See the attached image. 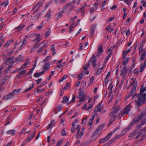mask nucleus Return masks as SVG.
Wrapping results in <instances>:
<instances>
[{"instance_id": "nucleus-28", "label": "nucleus", "mask_w": 146, "mask_h": 146, "mask_svg": "<svg viewBox=\"0 0 146 146\" xmlns=\"http://www.w3.org/2000/svg\"><path fill=\"white\" fill-rule=\"evenodd\" d=\"M69 100L67 96H64L62 99V103H66Z\"/></svg>"}, {"instance_id": "nucleus-45", "label": "nucleus", "mask_w": 146, "mask_h": 146, "mask_svg": "<svg viewBox=\"0 0 146 146\" xmlns=\"http://www.w3.org/2000/svg\"><path fill=\"white\" fill-rule=\"evenodd\" d=\"M113 86H111V87L110 88V90H109V93H108V96L109 97H110V96H111V94L112 93V88H113Z\"/></svg>"}, {"instance_id": "nucleus-18", "label": "nucleus", "mask_w": 146, "mask_h": 146, "mask_svg": "<svg viewBox=\"0 0 146 146\" xmlns=\"http://www.w3.org/2000/svg\"><path fill=\"white\" fill-rule=\"evenodd\" d=\"M25 26V24L23 23H21L18 27H16L15 29L16 30H17V31H20L22 30Z\"/></svg>"}, {"instance_id": "nucleus-33", "label": "nucleus", "mask_w": 146, "mask_h": 146, "mask_svg": "<svg viewBox=\"0 0 146 146\" xmlns=\"http://www.w3.org/2000/svg\"><path fill=\"white\" fill-rule=\"evenodd\" d=\"M98 52L102 53L103 52L102 48V44H100L99 47L98 48Z\"/></svg>"}, {"instance_id": "nucleus-38", "label": "nucleus", "mask_w": 146, "mask_h": 146, "mask_svg": "<svg viewBox=\"0 0 146 146\" xmlns=\"http://www.w3.org/2000/svg\"><path fill=\"white\" fill-rule=\"evenodd\" d=\"M146 52H144L143 54H142L140 60L141 61H142L145 58V57L146 56Z\"/></svg>"}, {"instance_id": "nucleus-56", "label": "nucleus", "mask_w": 146, "mask_h": 146, "mask_svg": "<svg viewBox=\"0 0 146 146\" xmlns=\"http://www.w3.org/2000/svg\"><path fill=\"white\" fill-rule=\"evenodd\" d=\"M94 79V77L93 76L92 77L90 80V82L89 84V85L88 86H89V85L90 84H92L93 81V80Z\"/></svg>"}, {"instance_id": "nucleus-12", "label": "nucleus", "mask_w": 146, "mask_h": 146, "mask_svg": "<svg viewBox=\"0 0 146 146\" xmlns=\"http://www.w3.org/2000/svg\"><path fill=\"white\" fill-rule=\"evenodd\" d=\"M14 96V94H13V93L12 92L10 94L4 96L2 98V100H8L13 98Z\"/></svg>"}, {"instance_id": "nucleus-9", "label": "nucleus", "mask_w": 146, "mask_h": 146, "mask_svg": "<svg viewBox=\"0 0 146 146\" xmlns=\"http://www.w3.org/2000/svg\"><path fill=\"white\" fill-rule=\"evenodd\" d=\"M127 73V68L125 66L121 69L120 75H122L123 78L125 79Z\"/></svg>"}, {"instance_id": "nucleus-7", "label": "nucleus", "mask_w": 146, "mask_h": 146, "mask_svg": "<svg viewBox=\"0 0 146 146\" xmlns=\"http://www.w3.org/2000/svg\"><path fill=\"white\" fill-rule=\"evenodd\" d=\"M143 117H144L146 119V107L143 108L141 114L139 115L137 117L134 119H139V122Z\"/></svg>"}, {"instance_id": "nucleus-37", "label": "nucleus", "mask_w": 146, "mask_h": 146, "mask_svg": "<svg viewBox=\"0 0 146 146\" xmlns=\"http://www.w3.org/2000/svg\"><path fill=\"white\" fill-rule=\"evenodd\" d=\"M51 51L52 53V54L54 55L55 53L54 52V50H55V45L54 44H52L51 45L50 48Z\"/></svg>"}, {"instance_id": "nucleus-47", "label": "nucleus", "mask_w": 146, "mask_h": 146, "mask_svg": "<svg viewBox=\"0 0 146 146\" xmlns=\"http://www.w3.org/2000/svg\"><path fill=\"white\" fill-rule=\"evenodd\" d=\"M51 12L52 11L50 10L48 11L47 14L46 15V17L48 18V19H50V15Z\"/></svg>"}, {"instance_id": "nucleus-35", "label": "nucleus", "mask_w": 146, "mask_h": 146, "mask_svg": "<svg viewBox=\"0 0 146 146\" xmlns=\"http://www.w3.org/2000/svg\"><path fill=\"white\" fill-rule=\"evenodd\" d=\"M63 11H62L60 13L56 14V16L57 17V18L56 19L57 20L59 18H60L63 16L62 14H63Z\"/></svg>"}, {"instance_id": "nucleus-10", "label": "nucleus", "mask_w": 146, "mask_h": 146, "mask_svg": "<svg viewBox=\"0 0 146 146\" xmlns=\"http://www.w3.org/2000/svg\"><path fill=\"white\" fill-rule=\"evenodd\" d=\"M35 131L31 133L30 135L27 137L23 141L25 143L27 142L30 141L31 139L34 137L35 135Z\"/></svg>"}, {"instance_id": "nucleus-57", "label": "nucleus", "mask_w": 146, "mask_h": 146, "mask_svg": "<svg viewBox=\"0 0 146 146\" xmlns=\"http://www.w3.org/2000/svg\"><path fill=\"white\" fill-rule=\"evenodd\" d=\"M43 24H44L42 22L40 24V25L39 26H37L36 27V28L38 29H42V27L43 26Z\"/></svg>"}, {"instance_id": "nucleus-15", "label": "nucleus", "mask_w": 146, "mask_h": 146, "mask_svg": "<svg viewBox=\"0 0 146 146\" xmlns=\"http://www.w3.org/2000/svg\"><path fill=\"white\" fill-rule=\"evenodd\" d=\"M13 57H11L6 59L5 61V64L7 65L11 64L13 65Z\"/></svg>"}, {"instance_id": "nucleus-31", "label": "nucleus", "mask_w": 146, "mask_h": 146, "mask_svg": "<svg viewBox=\"0 0 146 146\" xmlns=\"http://www.w3.org/2000/svg\"><path fill=\"white\" fill-rule=\"evenodd\" d=\"M130 60L129 58H127L122 62V64L123 65H124L128 63V61Z\"/></svg>"}, {"instance_id": "nucleus-4", "label": "nucleus", "mask_w": 146, "mask_h": 146, "mask_svg": "<svg viewBox=\"0 0 146 146\" xmlns=\"http://www.w3.org/2000/svg\"><path fill=\"white\" fill-rule=\"evenodd\" d=\"M138 131L137 130H135L131 133L129 135L128 137L130 138V140L133 139H135L137 140L138 138H140L139 135Z\"/></svg>"}, {"instance_id": "nucleus-46", "label": "nucleus", "mask_w": 146, "mask_h": 146, "mask_svg": "<svg viewBox=\"0 0 146 146\" xmlns=\"http://www.w3.org/2000/svg\"><path fill=\"white\" fill-rule=\"evenodd\" d=\"M105 29L107 31H110V32L112 31L113 30V29L111 28L110 25H109L108 27H106Z\"/></svg>"}, {"instance_id": "nucleus-40", "label": "nucleus", "mask_w": 146, "mask_h": 146, "mask_svg": "<svg viewBox=\"0 0 146 146\" xmlns=\"http://www.w3.org/2000/svg\"><path fill=\"white\" fill-rule=\"evenodd\" d=\"M21 91V89H15L12 92L13 93V94H14V96L16 94H18V93Z\"/></svg>"}, {"instance_id": "nucleus-44", "label": "nucleus", "mask_w": 146, "mask_h": 146, "mask_svg": "<svg viewBox=\"0 0 146 146\" xmlns=\"http://www.w3.org/2000/svg\"><path fill=\"white\" fill-rule=\"evenodd\" d=\"M116 139L114 137H113L112 139L108 142V144H109L110 145L112 143L114 142L115 141Z\"/></svg>"}, {"instance_id": "nucleus-27", "label": "nucleus", "mask_w": 146, "mask_h": 146, "mask_svg": "<svg viewBox=\"0 0 146 146\" xmlns=\"http://www.w3.org/2000/svg\"><path fill=\"white\" fill-rule=\"evenodd\" d=\"M91 64L90 61H89L86 64L84 65L83 67V69L85 70H87L88 67Z\"/></svg>"}, {"instance_id": "nucleus-62", "label": "nucleus", "mask_w": 146, "mask_h": 146, "mask_svg": "<svg viewBox=\"0 0 146 146\" xmlns=\"http://www.w3.org/2000/svg\"><path fill=\"white\" fill-rule=\"evenodd\" d=\"M70 87V84L67 83L65 86L64 89L65 90H67Z\"/></svg>"}, {"instance_id": "nucleus-11", "label": "nucleus", "mask_w": 146, "mask_h": 146, "mask_svg": "<svg viewBox=\"0 0 146 146\" xmlns=\"http://www.w3.org/2000/svg\"><path fill=\"white\" fill-rule=\"evenodd\" d=\"M110 116L111 117V118L110 120V123H111L113 121H115L117 117V114L115 113H113L111 112L110 114Z\"/></svg>"}, {"instance_id": "nucleus-2", "label": "nucleus", "mask_w": 146, "mask_h": 146, "mask_svg": "<svg viewBox=\"0 0 146 146\" xmlns=\"http://www.w3.org/2000/svg\"><path fill=\"white\" fill-rule=\"evenodd\" d=\"M32 36H34L35 35H36V37L35 38L33 41L34 42L35 44L34 46L32 48L31 50V51H33L35 50V49H36L41 44H40L39 46H37L36 45L39 41L41 40L40 38L41 35L40 34H37L36 33H34L32 34Z\"/></svg>"}, {"instance_id": "nucleus-24", "label": "nucleus", "mask_w": 146, "mask_h": 146, "mask_svg": "<svg viewBox=\"0 0 146 146\" xmlns=\"http://www.w3.org/2000/svg\"><path fill=\"white\" fill-rule=\"evenodd\" d=\"M120 109V107L119 106L116 107H115L112 111L111 112H112L113 113H115V114H117V113L119 111V110Z\"/></svg>"}, {"instance_id": "nucleus-25", "label": "nucleus", "mask_w": 146, "mask_h": 146, "mask_svg": "<svg viewBox=\"0 0 146 146\" xmlns=\"http://www.w3.org/2000/svg\"><path fill=\"white\" fill-rule=\"evenodd\" d=\"M101 103L99 104L96 107V108H97V110L98 112L101 111L103 109V107L101 105Z\"/></svg>"}, {"instance_id": "nucleus-39", "label": "nucleus", "mask_w": 146, "mask_h": 146, "mask_svg": "<svg viewBox=\"0 0 146 146\" xmlns=\"http://www.w3.org/2000/svg\"><path fill=\"white\" fill-rule=\"evenodd\" d=\"M49 66L50 64L49 63H46L43 67V68L46 70H48L49 68Z\"/></svg>"}, {"instance_id": "nucleus-34", "label": "nucleus", "mask_w": 146, "mask_h": 146, "mask_svg": "<svg viewBox=\"0 0 146 146\" xmlns=\"http://www.w3.org/2000/svg\"><path fill=\"white\" fill-rule=\"evenodd\" d=\"M1 3L2 6H3L4 7H6L9 4V2L8 0H7L4 2H1Z\"/></svg>"}, {"instance_id": "nucleus-52", "label": "nucleus", "mask_w": 146, "mask_h": 146, "mask_svg": "<svg viewBox=\"0 0 146 146\" xmlns=\"http://www.w3.org/2000/svg\"><path fill=\"white\" fill-rule=\"evenodd\" d=\"M76 99V96L74 95L72 96V98L71 100L68 103V104L73 103L75 100Z\"/></svg>"}, {"instance_id": "nucleus-51", "label": "nucleus", "mask_w": 146, "mask_h": 146, "mask_svg": "<svg viewBox=\"0 0 146 146\" xmlns=\"http://www.w3.org/2000/svg\"><path fill=\"white\" fill-rule=\"evenodd\" d=\"M96 27V24H94L92 25L90 28V29L95 31Z\"/></svg>"}, {"instance_id": "nucleus-14", "label": "nucleus", "mask_w": 146, "mask_h": 146, "mask_svg": "<svg viewBox=\"0 0 146 146\" xmlns=\"http://www.w3.org/2000/svg\"><path fill=\"white\" fill-rule=\"evenodd\" d=\"M89 61H90L91 62H92L93 67H95L96 66V58L94 55H93L92 57L91 58V60Z\"/></svg>"}, {"instance_id": "nucleus-49", "label": "nucleus", "mask_w": 146, "mask_h": 146, "mask_svg": "<svg viewBox=\"0 0 146 146\" xmlns=\"http://www.w3.org/2000/svg\"><path fill=\"white\" fill-rule=\"evenodd\" d=\"M120 128V127L119 126H118V127H117L113 131L111 132L110 133L112 135L115 133L116 131H117V130H118Z\"/></svg>"}, {"instance_id": "nucleus-53", "label": "nucleus", "mask_w": 146, "mask_h": 146, "mask_svg": "<svg viewBox=\"0 0 146 146\" xmlns=\"http://www.w3.org/2000/svg\"><path fill=\"white\" fill-rule=\"evenodd\" d=\"M15 59L16 61L20 62L23 59V57H19L15 58Z\"/></svg>"}, {"instance_id": "nucleus-43", "label": "nucleus", "mask_w": 146, "mask_h": 146, "mask_svg": "<svg viewBox=\"0 0 146 146\" xmlns=\"http://www.w3.org/2000/svg\"><path fill=\"white\" fill-rule=\"evenodd\" d=\"M103 68V67H102L100 68H99L97 70L96 73V75H98L100 74Z\"/></svg>"}, {"instance_id": "nucleus-26", "label": "nucleus", "mask_w": 146, "mask_h": 146, "mask_svg": "<svg viewBox=\"0 0 146 146\" xmlns=\"http://www.w3.org/2000/svg\"><path fill=\"white\" fill-rule=\"evenodd\" d=\"M40 15V13H36L35 15L34 14V15H33V16L31 17V18L34 20H36L38 18Z\"/></svg>"}, {"instance_id": "nucleus-20", "label": "nucleus", "mask_w": 146, "mask_h": 146, "mask_svg": "<svg viewBox=\"0 0 146 146\" xmlns=\"http://www.w3.org/2000/svg\"><path fill=\"white\" fill-rule=\"evenodd\" d=\"M14 42V40L13 39H11L10 40H8L4 46V47H7L9 46L11 44Z\"/></svg>"}, {"instance_id": "nucleus-36", "label": "nucleus", "mask_w": 146, "mask_h": 146, "mask_svg": "<svg viewBox=\"0 0 146 146\" xmlns=\"http://www.w3.org/2000/svg\"><path fill=\"white\" fill-rule=\"evenodd\" d=\"M145 66L143 65L142 64H141L140 65V68L139 70V72H143V69L145 67Z\"/></svg>"}, {"instance_id": "nucleus-48", "label": "nucleus", "mask_w": 146, "mask_h": 146, "mask_svg": "<svg viewBox=\"0 0 146 146\" xmlns=\"http://www.w3.org/2000/svg\"><path fill=\"white\" fill-rule=\"evenodd\" d=\"M12 66H13V65H11L9 66L7 68H6V69L5 70V73H7L9 71V70L12 67Z\"/></svg>"}, {"instance_id": "nucleus-22", "label": "nucleus", "mask_w": 146, "mask_h": 146, "mask_svg": "<svg viewBox=\"0 0 146 146\" xmlns=\"http://www.w3.org/2000/svg\"><path fill=\"white\" fill-rule=\"evenodd\" d=\"M34 87V84L33 83L29 85V88L26 89L23 92V93H25L29 91H30L31 89L33 88Z\"/></svg>"}, {"instance_id": "nucleus-23", "label": "nucleus", "mask_w": 146, "mask_h": 146, "mask_svg": "<svg viewBox=\"0 0 146 146\" xmlns=\"http://www.w3.org/2000/svg\"><path fill=\"white\" fill-rule=\"evenodd\" d=\"M54 123L55 121L54 120H52L50 123L47 126V128L48 129L54 127Z\"/></svg>"}, {"instance_id": "nucleus-63", "label": "nucleus", "mask_w": 146, "mask_h": 146, "mask_svg": "<svg viewBox=\"0 0 146 146\" xmlns=\"http://www.w3.org/2000/svg\"><path fill=\"white\" fill-rule=\"evenodd\" d=\"M114 17H110L106 21L107 22H109L111 21L114 19Z\"/></svg>"}, {"instance_id": "nucleus-50", "label": "nucleus", "mask_w": 146, "mask_h": 146, "mask_svg": "<svg viewBox=\"0 0 146 146\" xmlns=\"http://www.w3.org/2000/svg\"><path fill=\"white\" fill-rule=\"evenodd\" d=\"M47 83L48 81H44L43 82L41 83L40 85L38 87V88L44 86L45 84H47Z\"/></svg>"}, {"instance_id": "nucleus-3", "label": "nucleus", "mask_w": 146, "mask_h": 146, "mask_svg": "<svg viewBox=\"0 0 146 146\" xmlns=\"http://www.w3.org/2000/svg\"><path fill=\"white\" fill-rule=\"evenodd\" d=\"M139 119H134L131 122L129 123V126L126 128L125 129L123 130L121 133H120L121 135H123L126 133V132L128 130L130 129L131 127L133 126L135 123L138 122Z\"/></svg>"}, {"instance_id": "nucleus-42", "label": "nucleus", "mask_w": 146, "mask_h": 146, "mask_svg": "<svg viewBox=\"0 0 146 146\" xmlns=\"http://www.w3.org/2000/svg\"><path fill=\"white\" fill-rule=\"evenodd\" d=\"M68 77V76L66 75H65L62 77L58 81V82H62L65 79Z\"/></svg>"}, {"instance_id": "nucleus-61", "label": "nucleus", "mask_w": 146, "mask_h": 146, "mask_svg": "<svg viewBox=\"0 0 146 146\" xmlns=\"http://www.w3.org/2000/svg\"><path fill=\"white\" fill-rule=\"evenodd\" d=\"M125 114L122 112V111L120 114H119V116L118 117V118H119V119L120 118H121V117H122Z\"/></svg>"}, {"instance_id": "nucleus-8", "label": "nucleus", "mask_w": 146, "mask_h": 146, "mask_svg": "<svg viewBox=\"0 0 146 146\" xmlns=\"http://www.w3.org/2000/svg\"><path fill=\"white\" fill-rule=\"evenodd\" d=\"M111 135L109 133L105 137L99 140V143H104L108 140L111 137Z\"/></svg>"}, {"instance_id": "nucleus-32", "label": "nucleus", "mask_w": 146, "mask_h": 146, "mask_svg": "<svg viewBox=\"0 0 146 146\" xmlns=\"http://www.w3.org/2000/svg\"><path fill=\"white\" fill-rule=\"evenodd\" d=\"M27 71V70H23L20 72L18 74V75L17 76L18 77V78H20V76L23 74H25Z\"/></svg>"}, {"instance_id": "nucleus-58", "label": "nucleus", "mask_w": 146, "mask_h": 146, "mask_svg": "<svg viewBox=\"0 0 146 146\" xmlns=\"http://www.w3.org/2000/svg\"><path fill=\"white\" fill-rule=\"evenodd\" d=\"M63 140H60L58 142L56 146H60L62 143Z\"/></svg>"}, {"instance_id": "nucleus-6", "label": "nucleus", "mask_w": 146, "mask_h": 146, "mask_svg": "<svg viewBox=\"0 0 146 146\" xmlns=\"http://www.w3.org/2000/svg\"><path fill=\"white\" fill-rule=\"evenodd\" d=\"M139 135L141 141L143 140L145 137H146V127L143 129L138 130Z\"/></svg>"}, {"instance_id": "nucleus-60", "label": "nucleus", "mask_w": 146, "mask_h": 146, "mask_svg": "<svg viewBox=\"0 0 146 146\" xmlns=\"http://www.w3.org/2000/svg\"><path fill=\"white\" fill-rule=\"evenodd\" d=\"M27 66L26 65L23 64L21 66V67L19 69V70H20L21 69H24L26 68Z\"/></svg>"}, {"instance_id": "nucleus-41", "label": "nucleus", "mask_w": 146, "mask_h": 146, "mask_svg": "<svg viewBox=\"0 0 146 146\" xmlns=\"http://www.w3.org/2000/svg\"><path fill=\"white\" fill-rule=\"evenodd\" d=\"M100 127H99L96 129L95 130V131L93 134V137L95 135H96L98 134V132L100 130Z\"/></svg>"}, {"instance_id": "nucleus-13", "label": "nucleus", "mask_w": 146, "mask_h": 146, "mask_svg": "<svg viewBox=\"0 0 146 146\" xmlns=\"http://www.w3.org/2000/svg\"><path fill=\"white\" fill-rule=\"evenodd\" d=\"M78 98L80 99V102H83L84 101L85 98L83 96V92L80 91L78 96Z\"/></svg>"}, {"instance_id": "nucleus-16", "label": "nucleus", "mask_w": 146, "mask_h": 146, "mask_svg": "<svg viewBox=\"0 0 146 146\" xmlns=\"http://www.w3.org/2000/svg\"><path fill=\"white\" fill-rule=\"evenodd\" d=\"M130 110V105H128L122 111L125 114H128L129 111Z\"/></svg>"}, {"instance_id": "nucleus-55", "label": "nucleus", "mask_w": 146, "mask_h": 146, "mask_svg": "<svg viewBox=\"0 0 146 146\" xmlns=\"http://www.w3.org/2000/svg\"><path fill=\"white\" fill-rule=\"evenodd\" d=\"M43 3V1H38L37 3V5L38 6V7H39V8H40V7L42 5Z\"/></svg>"}, {"instance_id": "nucleus-59", "label": "nucleus", "mask_w": 146, "mask_h": 146, "mask_svg": "<svg viewBox=\"0 0 146 146\" xmlns=\"http://www.w3.org/2000/svg\"><path fill=\"white\" fill-rule=\"evenodd\" d=\"M78 121V120L76 119L72 123V127H73L75 125V124Z\"/></svg>"}, {"instance_id": "nucleus-29", "label": "nucleus", "mask_w": 146, "mask_h": 146, "mask_svg": "<svg viewBox=\"0 0 146 146\" xmlns=\"http://www.w3.org/2000/svg\"><path fill=\"white\" fill-rule=\"evenodd\" d=\"M135 93L134 92H132V91H130V92L127 95L126 97L125 98V100H126L127 99L130 98L131 96H132L133 94Z\"/></svg>"}, {"instance_id": "nucleus-1", "label": "nucleus", "mask_w": 146, "mask_h": 146, "mask_svg": "<svg viewBox=\"0 0 146 146\" xmlns=\"http://www.w3.org/2000/svg\"><path fill=\"white\" fill-rule=\"evenodd\" d=\"M145 91H146V86L144 88V85H142L140 87L139 93L137 95H135L132 98L133 99L135 96L137 98V99L135 100V102L138 109L140 106L146 103V93H143Z\"/></svg>"}, {"instance_id": "nucleus-17", "label": "nucleus", "mask_w": 146, "mask_h": 146, "mask_svg": "<svg viewBox=\"0 0 146 146\" xmlns=\"http://www.w3.org/2000/svg\"><path fill=\"white\" fill-rule=\"evenodd\" d=\"M17 132L16 130L15 129H11L8 131L7 133L8 134H11L12 136H13L16 134Z\"/></svg>"}, {"instance_id": "nucleus-64", "label": "nucleus", "mask_w": 146, "mask_h": 146, "mask_svg": "<svg viewBox=\"0 0 146 146\" xmlns=\"http://www.w3.org/2000/svg\"><path fill=\"white\" fill-rule=\"evenodd\" d=\"M44 49L43 47H42L40 48L37 51V52L38 53H39L41 52L43 50V49Z\"/></svg>"}, {"instance_id": "nucleus-30", "label": "nucleus", "mask_w": 146, "mask_h": 146, "mask_svg": "<svg viewBox=\"0 0 146 146\" xmlns=\"http://www.w3.org/2000/svg\"><path fill=\"white\" fill-rule=\"evenodd\" d=\"M76 129H78V131L77 133V134L75 135V137L76 138V139H78L79 137V136H78V135L80 131V125H77V128H76Z\"/></svg>"}, {"instance_id": "nucleus-5", "label": "nucleus", "mask_w": 146, "mask_h": 146, "mask_svg": "<svg viewBox=\"0 0 146 146\" xmlns=\"http://www.w3.org/2000/svg\"><path fill=\"white\" fill-rule=\"evenodd\" d=\"M137 81H136L135 79L133 80L132 83L131 82L129 86V88L131 87V85L132 86V87L130 91H132V92L135 93L137 86Z\"/></svg>"}, {"instance_id": "nucleus-21", "label": "nucleus", "mask_w": 146, "mask_h": 146, "mask_svg": "<svg viewBox=\"0 0 146 146\" xmlns=\"http://www.w3.org/2000/svg\"><path fill=\"white\" fill-rule=\"evenodd\" d=\"M26 38H24L23 39V41L22 42V44H21L20 48L19 49H21L23 48H24L26 45L27 44V41L26 40Z\"/></svg>"}, {"instance_id": "nucleus-54", "label": "nucleus", "mask_w": 146, "mask_h": 146, "mask_svg": "<svg viewBox=\"0 0 146 146\" xmlns=\"http://www.w3.org/2000/svg\"><path fill=\"white\" fill-rule=\"evenodd\" d=\"M112 54V53H111L108 56H106V59L104 60V62L105 63L107 62V61L108 60L109 58L111 56Z\"/></svg>"}, {"instance_id": "nucleus-19", "label": "nucleus", "mask_w": 146, "mask_h": 146, "mask_svg": "<svg viewBox=\"0 0 146 146\" xmlns=\"http://www.w3.org/2000/svg\"><path fill=\"white\" fill-rule=\"evenodd\" d=\"M45 72L44 70H43L42 72H36L34 74V76L35 77L38 78L40 76L43 75Z\"/></svg>"}]
</instances>
